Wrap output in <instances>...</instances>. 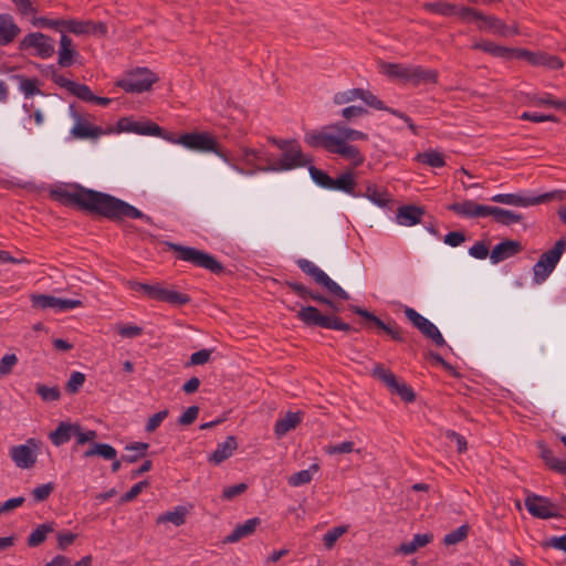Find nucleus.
Segmentation results:
<instances>
[{
  "label": "nucleus",
  "mask_w": 566,
  "mask_h": 566,
  "mask_svg": "<svg viewBox=\"0 0 566 566\" xmlns=\"http://www.w3.org/2000/svg\"><path fill=\"white\" fill-rule=\"evenodd\" d=\"M260 524L261 520L259 517L247 520L243 524L237 525L232 533L223 539V543H235L243 537L250 536Z\"/></svg>",
  "instance_id": "c85d7f7f"
},
{
  "label": "nucleus",
  "mask_w": 566,
  "mask_h": 566,
  "mask_svg": "<svg viewBox=\"0 0 566 566\" xmlns=\"http://www.w3.org/2000/svg\"><path fill=\"white\" fill-rule=\"evenodd\" d=\"M524 505L528 513L535 518L547 520L563 517L558 511V506L546 496L530 492L524 500Z\"/></svg>",
  "instance_id": "ddd939ff"
},
{
  "label": "nucleus",
  "mask_w": 566,
  "mask_h": 566,
  "mask_svg": "<svg viewBox=\"0 0 566 566\" xmlns=\"http://www.w3.org/2000/svg\"><path fill=\"white\" fill-rule=\"evenodd\" d=\"M361 88H350L344 92H338L334 95L333 102L336 105H344L360 98Z\"/></svg>",
  "instance_id": "8fccbe9b"
},
{
  "label": "nucleus",
  "mask_w": 566,
  "mask_h": 566,
  "mask_svg": "<svg viewBox=\"0 0 566 566\" xmlns=\"http://www.w3.org/2000/svg\"><path fill=\"white\" fill-rule=\"evenodd\" d=\"M488 208H490V206L480 205L473 200L453 202L447 207L448 210L464 218H485L488 217Z\"/></svg>",
  "instance_id": "a211bd4d"
},
{
  "label": "nucleus",
  "mask_w": 566,
  "mask_h": 566,
  "mask_svg": "<svg viewBox=\"0 0 566 566\" xmlns=\"http://www.w3.org/2000/svg\"><path fill=\"white\" fill-rule=\"evenodd\" d=\"M18 364L15 354H7L0 359V377L8 376L12 373L13 367Z\"/></svg>",
  "instance_id": "338daca9"
},
{
  "label": "nucleus",
  "mask_w": 566,
  "mask_h": 566,
  "mask_svg": "<svg viewBox=\"0 0 566 566\" xmlns=\"http://www.w3.org/2000/svg\"><path fill=\"white\" fill-rule=\"evenodd\" d=\"M514 59L525 60L532 65H543L545 53H534L525 49H515Z\"/></svg>",
  "instance_id": "49530a36"
},
{
  "label": "nucleus",
  "mask_w": 566,
  "mask_h": 566,
  "mask_svg": "<svg viewBox=\"0 0 566 566\" xmlns=\"http://www.w3.org/2000/svg\"><path fill=\"white\" fill-rule=\"evenodd\" d=\"M416 160L432 168H441L446 165L443 154L433 149L417 154Z\"/></svg>",
  "instance_id": "4c0bfd02"
},
{
  "label": "nucleus",
  "mask_w": 566,
  "mask_h": 566,
  "mask_svg": "<svg viewBox=\"0 0 566 566\" xmlns=\"http://www.w3.org/2000/svg\"><path fill=\"white\" fill-rule=\"evenodd\" d=\"M66 19H48V18H39L35 20L34 24H39L42 28H49L55 31H60L64 33Z\"/></svg>",
  "instance_id": "e2e57ef3"
},
{
  "label": "nucleus",
  "mask_w": 566,
  "mask_h": 566,
  "mask_svg": "<svg viewBox=\"0 0 566 566\" xmlns=\"http://www.w3.org/2000/svg\"><path fill=\"white\" fill-rule=\"evenodd\" d=\"M134 133L138 135H148V136H164L165 130L154 122H138L134 127H130Z\"/></svg>",
  "instance_id": "79ce46f5"
},
{
  "label": "nucleus",
  "mask_w": 566,
  "mask_h": 566,
  "mask_svg": "<svg viewBox=\"0 0 566 566\" xmlns=\"http://www.w3.org/2000/svg\"><path fill=\"white\" fill-rule=\"evenodd\" d=\"M359 99L365 102L366 105H368L373 108H376L378 111L387 109V106L384 104V102L380 101L375 94H373L368 90L361 88Z\"/></svg>",
  "instance_id": "680f3d73"
},
{
  "label": "nucleus",
  "mask_w": 566,
  "mask_h": 566,
  "mask_svg": "<svg viewBox=\"0 0 566 566\" xmlns=\"http://www.w3.org/2000/svg\"><path fill=\"white\" fill-rule=\"evenodd\" d=\"M403 313L406 317L412 323V325L419 329L424 337L430 338L437 346H443L446 344V340L438 327L421 314H419L416 310L406 307Z\"/></svg>",
  "instance_id": "2eb2a0df"
},
{
  "label": "nucleus",
  "mask_w": 566,
  "mask_h": 566,
  "mask_svg": "<svg viewBox=\"0 0 566 566\" xmlns=\"http://www.w3.org/2000/svg\"><path fill=\"white\" fill-rule=\"evenodd\" d=\"M84 382H85V375L81 371H74L71 374L70 379L67 380V382L65 385V390L69 394L74 395L80 390V388L83 386Z\"/></svg>",
  "instance_id": "13d9d810"
},
{
  "label": "nucleus",
  "mask_w": 566,
  "mask_h": 566,
  "mask_svg": "<svg viewBox=\"0 0 566 566\" xmlns=\"http://www.w3.org/2000/svg\"><path fill=\"white\" fill-rule=\"evenodd\" d=\"M347 532V526H336L324 534L323 542L327 549L334 547L337 539Z\"/></svg>",
  "instance_id": "5fc2aeb1"
},
{
  "label": "nucleus",
  "mask_w": 566,
  "mask_h": 566,
  "mask_svg": "<svg viewBox=\"0 0 566 566\" xmlns=\"http://www.w3.org/2000/svg\"><path fill=\"white\" fill-rule=\"evenodd\" d=\"M327 130H332L328 126L322 130H312L305 134L304 142L312 148H323L328 153H333L335 145L338 144L337 135H333Z\"/></svg>",
  "instance_id": "dca6fc26"
},
{
  "label": "nucleus",
  "mask_w": 566,
  "mask_h": 566,
  "mask_svg": "<svg viewBox=\"0 0 566 566\" xmlns=\"http://www.w3.org/2000/svg\"><path fill=\"white\" fill-rule=\"evenodd\" d=\"M302 421L301 412H287L285 417L279 419L274 426V433L277 438L285 436L289 431L295 429Z\"/></svg>",
  "instance_id": "7c9ffc66"
},
{
  "label": "nucleus",
  "mask_w": 566,
  "mask_h": 566,
  "mask_svg": "<svg viewBox=\"0 0 566 566\" xmlns=\"http://www.w3.org/2000/svg\"><path fill=\"white\" fill-rule=\"evenodd\" d=\"M237 449V438L229 436L224 442L218 444L217 449L209 455L208 461L213 465H219L229 459Z\"/></svg>",
  "instance_id": "4be33fe9"
},
{
  "label": "nucleus",
  "mask_w": 566,
  "mask_h": 566,
  "mask_svg": "<svg viewBox=\"0 0 566 566\" xmlns=\"http://www.w3.org/2000/svg\"><path fill=\"white\" fill-rule=\"evenodd\" d=\"M564 190H553L539 196H523L521 193H499L491 198L492 201L515 206V207H530L546 203L552 200L562 201L565 198Z\"/></svg>",
  "instance_id": "0eeeda50"
},
{
  "label": "nucleus",
  "mask_w": 566,
  "mask_h": 566,
  "mask_svg": "<svg viewBox=\"0 0 566 566\" xmlns=\"http://www.w3.org/2000/svg\"><path fill=\"white\" fill-rule=\"evenodd\" d=\"M42 442L38 439L30 438L24 444L13 446L9 450V454L17 468L28 470L35 465L38 451Z\"/></svg>",
  "instance_id": "f8f14e48"
},
{
  "label": "nucleus",
  "mask_w": 566,
  "mask_h": 566,
  "mask_svg": "<svg viewBox=\"0 0 566 566\" xmlns=\"http://www.w3.org/2000/svg\"><path fill=\"white\" fill-rule=\"evenodd\" d=\"M75 438H76V443L73 447L74 450H76V448L78 446H83L87 442H90V446L92 443H96L94 440L97 438V432L95 430L82 431V427L77 423V431H76Z\"/></svg>",
  "instance_id": "052dcab7"
},
{
  "label": "nucleus",
  "mask_w": 566,
  "mask_h": 566,
  "mask_svg": "<svg viewBox=\"0 0 566 566\" xmlns=\"http://www.w3.org/2000/svg\"><path fill=\"white\" fill-rule=\"evenodd\" d=\"M537 447L541 451L539 455L545 464L551 470L566 475V461L555 458L553 451L543 441L537 442Z\"/></svg>",
  "instance_id": "c756f323"
},
{
  "label": "nucleus",
  "mask_w": 566,
  "mask_h": 566,
  "mask_svg": "<svg viewBox=\"0 0 566 566\" xmlns=\"http://www.w3.org/2000/svg\"><path fill=\"white\" fill-rule=\"evenodd\" d=\"M127 285L130 290L142 292L153 301L168 303L172 306H182L191 301L188 294L168 289L160 283L148 284L137 281H128Z\"/></svg>",
  "instance_id": "7ed1b4c3"
},
{
  "label": "nucleus",
  "mask_w": 566,
  "mask_h": 566,
  "mask_svg": "<svg viewBox=\"0 0 566 566\" xmlns=\"http://www.w3.org/2000/svg\"><path fill=\"white\" fill-rule=\"evenodd\" d=\"M17 78L20 81V90L27 97L41 94V91L38 88L39 81L36 78H28L22 75H17Z\"/></svg>",
  "instance_id": "3c124183"
},
{
  "label": "nucleus",
  "mask_w": 566,
  "mask_h": 566,
  "mask_svg": "<svg viewBox=\"0 0 566 566\" xmlns=\"http://www.w3.org/2000/svg\"><path fill=\"white\" fill-rule=\"evenodd\" d=\"M70 199L82 210L111 221L118 222L127 218L142 219L149 224H154L151 217L143 213L128 202L105 192L81 188L78 191L71 193Z\"/></svg>",
  "instance_id": "f257e3e1"
},
{
  "label": "nucleus",
  "mask_w": 566,
  "mask_h": 566,
  "mask_svg": "<svg viewBox=\"0 0 566 566\" xmlns=\"http://www.w3.org/2000/svg\"><path fill=\"white\" fill-rule=\"evenodd\" d=\"M57 64L61 67L71 66L78 57L73 40L65 33L61 34Z\"/></svg>",
  "instance_id": "6ab92c4d"
},
{
  "label": "nucleus",
  "mask_w": 566,
  "mask_h": 566,
  "mask_svg": "<svg viewBox=\"0 0 566 566\" xmlns=\"http://www.w3.org/2000/svg\"><path fill=\"white\" fill-rule=\"evenodd\" d=\"M298 268L307 275H310L315 282L319 279L322 273H324L323 270H321L318 266H316L313 262L306 260V259H298L296 261Z\"/></svg>",
  "instance_id": "6e6d98bb"
},
{
  "label": "nucleus",
  "mask_w": 566,
  "mask_h": 566,
  "mask_svg": "<svg viewBox=\"0 0 566 566\" xmlns=\"http://www.w3.org/2000/svg\"><path fill=\"white\" fill-rule=\"evenodd\" d=\"M384 72L391 78H398L403 83H409L413 86L420 84H437L439 73L433 69H424L420 65H405L399 63H385Z\"/></svg>",
  "instance_id": "f03ea898"
},
{
  "label": "nucleus",
  "mask_w": 566,
  "mask_h": 566,
  "mask_svg": "<svg viewBox=\"0 0 566 566\" xmlns=\"http://www.w3.org/2000/svg\"><path fill=\"white\" fill-rule=\"evenodd\" d=\"M170 248L177 252L178 259L182 261L190 262L191 264L206 269L213 274H221L224 271L223 264L207 252L176 243H171Z\"/></svg>",
  "instance_id": "20e7f679"
},
{
  "label": "nucleus",
  "mask_w": 566,
  "mask_h": 566,
  "mask_svg": "<svg viewBox=\"0 0 566 566\" xmlns=\"http://www.w3.org/2000/svg\"><path fill=\"white\" fill-rule=\"evenodd\" d=\"M424 209L415 205L401 206L398 208L396 220L401 226H415L421 222Z\"/></svg>",
  "instance_id": "412c9836"
},
{
  "label": "nucleus",
  "mask_w": 566,
  "mask_h": 566,
  "mask_svg": "<svg viewBox=\"0 0 566 566\" xmlns=\"http://www.w3.org/2000/svg\"><path fill=\"white\" fill-rule=\"evenodd\" d=\"M20 31L12 15L8 13L0 14V45L3 46L11 43Z\"/></svg>",
  "instance_id": "5701e85b"
},
{
  "label": "nucleus",
  "mask_w": 566,
  "mask_h": 566,
  "mask_svg": "<svg viewBox=\"0 0 566 566\" xmlns=\"http://www.w3.org/2000/svg\"><path fill=\"white\" fill-rule=\"evenodd\" d=\"M333 132L337 134V138L343 139L344 143L348 140H367L368 135L360 130L353 129L347 127L342 123H335L328 126Z\"/></svg>",
  "instance_id": "473e14b6"
},
{
  "label": "nucleus",
  "mask_w": 566,
  "mask_h": 566,
  "mask_svg": "<svg viewBox=\"0 0 566 566\" xmlns=\"http://www.w3.org/2000/svg\"><path fill=\"white\" fill-rule=\"evenodd\" d=\"M177 143L181 144L188 149L203 153H214L226 163H229L227 153L220 147L218 140L209 133L184 134L178 138Z\"/></svg>",
  "instance_id": "39448f33"
},
{
  "label": "nucleus",
  "mask_w": 566,
  "mask_h": 566,
  "mask_svg": "<svg viewBox=\"0 0 566 566\" xmlns=\"http://www.w3.org/2000/svg\"><path fill=\"white\" fill-rule=\"evenodd\" d=\"M311 163L312 159L303 154L300 144L295 139H292V145L284 149L282 156L265 170H291L298 167H305Z\"/></svg>",
  "instance_id": "9b49d317"
},
{
  "label": "nucleus",
  "mask_w": 566,
  "mask_h": 566,
  "mask_svg": "<svg viewBox=\"0 0 566 566\" xmlns=\"http://www.w3.org/2000/svg\"><path fill=\"white\" fill-rule=\"evenodd\" d=\"M307 166L312 180L322 188L331 189L333 185V178L329 177L327 172L313 166L312 163Z\"/></svg>",
  "instance_id": "c03bdc74"
},
{
  "label": "nucleus",
  "mask_w": 566,
  "mask_h": 566,
  "mask_svg": "<svg viewBox=\"0 0 566 566\" xmlns=\"http://www.w3.org/2000/svg\"><path fill=\"white\" fill-rule=\"evenodd\" d=\"M472 49L480 50L489 53L495 57H502L504 60H513L515 49L497 45L491 41H480L472 45Z\"/></svg>",
  "instance_id": "a878e982"
},
{
  "label": "nucleus",
  "mask_w": 566,
  "mask_h": 566,
  "mask_svg": "<svg viewBox=\"0 0 566 566\" xmlns=\"http://www.w3.org/2000/svg\"><path fill=\"white\" fill-rule=\"evenodd\" d=\"M566 249V239H559L553 249L544 252L533 268L536 283L544 282L553 272Z\"/></svg>",
  "instance_id": "1a4fd4ad"
},
{
  "label": "nucleus",
  "mask_w": 566,
  "mask_h": 566,
  "mask_svg": "<svg viewBox=\"0 0 566 566\" xmlns=\"http://www.w3.org/2000/svg\"><path fill=\"white\" fill-rule=\"evenodd\" d=\"M101 133L102 129L99 127L85 125L82 123H77L72 129V134L76 138H95L98 137Z\"/></svg>",
  "instance_id": "a18cd8bd"
},
{
  "label": "nucleus",
  "mask_w": 566,
  "mask_h": 566,
  "mask_svg": "<svg viewBox=\"0 0 566 566\" xmlns=\"http://www.w3.org/2000/svg\"><path fill=\"white\" fill-rule=\"evenodd\" d=\"M76 431L77 423L62 421L54 431L50 432L49 438L55 447H60L75 437Z\"/></svg>",
  "instance_id": "b1692460"
},
{
  "label": "nucleus",
  "mask_w": 566,
  "mask_h": 566,
  "mask_svg": "<svg viewBox=\"0 0 566 566\" xmlns=\"http://www.w3.org/2000/svg\"><path fill=\"white\" fill-rule=\"evenodd\" d=\"M20 50L34 49L41 59L51 57L54 54V40L41 32L27 34L19 44Z\"/></svg>",
  "instance_id": "4468645a"
},
{
  "label": "nucleus",
  "mask_w": 566,
  "mask_h": 566,
  "mask_svg": "<svg viewBox=\"0 0 566 566\" xmlns=\"http://www.w3.org/2000/svg\"><path fill=\"white\" fill-rule=\"evenodd\" d=\"M433 541L432 533L416 534L410 542L401 543L397 548L396 553L401 555H411L419 548L424 547Z\"/></svg>",
  "instance_id": "cd10ccee"
},
{
  "label": "nucleus",
  "mask_w": 566,
  "mask_h": 566,
  "mask_svg": "<svg viewBox=\"0 0 566 566\" xmlns=\"http://www.w3.org/2000/svg\"><path fill=\"white\" fill-rule=\"evenodd\" d=\"M297 317L307 326H318L344 332L353 329L349 324L344 323L338 316L324 315L317 307L311 305L302 307L297 313Z\"/></svg>",
  "instance_id": "423d86ee"
},
{
  "label": "nucleus",
  "mask_w": 566,
  "mask_h": 566,
  "mask_svg": "<svg viewBox=\"0 0 566 566\" xmlns=\"http://www.w3.org/2000/svg\"><path fill=\"white\" fill-rule=\"evenodd\" d=\"M101 457L105 460H112V472L116 473L119 471L122 465V459L117 460L116 449L108 443H92L87 450L84 451L83 458Z\"/></svg>",
  "instance_id": "f3484780"
},
{
  "label": "nucleus",
  "mask_w": 566,
  "mask_h": 566,
  "mask_svg": "<svg viewBox=\"0 0 566 566\" xmlns=\"http://www.w3.org/2000/svg\"><path fill=\"white\" fill-rule=\"evenodd\" d=\"M71 32L75 35L87 34V20L67 19L65 22L64 32Z\"/></svg>",
  "instance_id": "4d7b16f0"
},
{
  "label": "nucleus",
  "mask_w": 566,
  "mask_h": 566,
  "mask_svg": "<svg viewBox=\"0 0 566 566\" xmlns=\"http://www.w3.org/2000/svg\"><path fill=\"white\" fill-rule=\"evenodd\" d=\"M316 283L322 285L329 293H332L333 295L337 296L343 301H347L349 298L348 293L344 289H342L335 281H333L325 272L322 273Z\"/></svg>",
  "instance_id": "a19ab883"
},
{
  "label": "nucleus",
  "mask_w": 566,
  "mask_h": 566,
  "mask_svg": "<svg viewBox=\"0 0 566 566\" xmlns=\"http://www.w3.org/2000/svg\"><path fill=\"white\" fill-rule=\"evenodd\" d=\"M148 448L149 444L146 442H134L128 444L125 448L128 453L122 455V461L126 463H135L146 455Z\"/></svg>",
  "instance_id": "c9c22d12"
},
{
  "label": "nucleus",
  "mask_w": 566,
  "mask_h": 566,
  "mask_svg": "<svg viewBox=\"0 0 566 566\" xmlns=\"http://www.w3.org/2000/svg\"><path fill=\"white\" fill-rule=\"evenodd\" d=\"M158 76L147 67H137L116 82L127 93H144L158 82Z\"/></svg>",
  "instance_id": "6e6552de"
},
{
  "label": "nucleus",
  "mask_w": 566,
  "mask_h": 566,
  "mask_svg": "<svg viewBox=\"0 0 566 566\" xmlns=\"http://www.w3.org/2000/svg\"><path fill=\"white\" fill-rule=\"evenodd\" d=\"M35 391L44 401H56L61 397V392L57 386L48 387L45 385L38 384Z\"/></svg>",
  "instance_id": "603ef678"
},
{
  "label": "nucleus",
  "mask_w": 566,
  "mask_h": 566,
  "mask_svg": "<svg viewBox=\"0 0 566 566\" xmlns=\"http://www.w3.org/2000/svg\"><path fill=\"white\" fill-rule=\"evenodd\" d=\"M54 490V484L52 482L42 484L33 489L32 496L35 502H43L49 499L51 493Z\"/></svg>",
  "instance_id": "774afa93"
},
{
  "label": "nucleus",
  "mask_w": 566,
  "mask_h": 566,
  "mask_svg": "<svg viewBox=\"0 0 566 566\" xmlns=\"http://www.w3.org/2000/svg\"><path fill=\"white\" fill-rule=\"evenodd\" d=\"M368 114V109L363 106H347L343 108L342 116L346 122H354L355 119Z\"/></svg>",
  "instance_id": "69168bd1"
},
{
  "label": "nucleus",
  "mask_w": 566,
  "mask_h": 566,
  "mask_svg": "<svg viewBox=\"0 0 566 566\" xmlns=\"http://www.w3.org/2000/svg\"><path fill=\"white\" fill-rule=\"evenodd\" d=\"M489 216H492L497 223L503 226H512L514 223H518L523 219L521 213L493 206L488 208V217Z\"/></svg>",
  "instance_id": "2f4dec72"
},
{
  "label": "nucleus",
  "mask_w": 566,
  "mask_h": 566,
  "mask_svg": "<svg viewBox=\"0 0 566 566\" xmlns=\"http://www.w3.org/2000/svg\"><path fill=\"white\" fill-rule=\"evenodd\" d=\"M479 21L483 22V25H480V29H486L493 31L495 34L501 36H507L510 34H518V30L516 27L510 29L502 20L497 19L493 15H485L482 12V18Z\"/></svg>",
  "instance_id": "bb28decb"
},
{
  "label": "nucleus",
  "mask_w": 566,
  "mask_h": 566,
  "mask_svg": "<svg viewBox=\"0 0 566 566\" xmlns=\"http://www.w3.org/2000/svg\"><path fill=\"white\" fill-rule=\"evenodd\" d=\"M422 8L429 12L437 13L443 17L457 15L458 6L447 1L424 2Z\"/></svg>",
  "instance_id": "f704fd0d"
},
{
  "label": "nucleus",
  "mask_w": 566,
  "mask_h": 566,
  "mask_svg": "<svg viewBox=\"0 0 566 566\" xmlns=\"http://www.w3.org/2000/svg\"><path fill=\"white\" fill-rule=\"evenodd\" d=\"M468 532H469V526L462 525V526L458 527L457 530L448 533L443 538V543L446 545L458 544L468 536Z\"/></svg>",
  "instance_id": "bf43d9fd"
},
{
  "label": "nucleus",
  "mask_w": 566,
  "mask_h": 566,
  "mask_svg": "<svg viewBox=\"0 0 566 566\" xmlns=\"http://www.w3.org/2000/svg\"><path fill=\"white\" fill-rule=\"evenodd\" d=\"M373 376L381 380L388 388L396 386V376L388 369H385L381 364L375 365Z\"/></svg>",
  "instance_id": "864d4df0"
},
{
  "label": "nucleus",
  "mask_w": 566,
  "mask_h": 566,
  "mask_svg": "<svg viewBox=\"0 0 566 566\" xmlns=\"http://www.w3.org/2000/svg\"><path fill=\"white\" fill-rule=\"evenodd\" d=\"M32 306L34 308L45 310L55 308L56 297L45 294H33L31 295Z\"/></svg>",
  "instance_id": "09e8293b"
},
{
  "label": "nucleus",
  "mask_w": 566,
  "mask_h": 566,
  "mask_svg": "<svg viewBox=\"0 0 566 566\" xmlns=\"http://www.w3.org/2000/svg\"><path fill=\"white\" fill-rule=\"evenodd\" d=\"M350 310L353 313L359 315L363 318V326L368 329H379L386 333L391 337V339L396 342H403L405 338L402 336L401 328L397 325L396 322L385 323L378 316H376L373 312H369L363 307L352 305Z\"/></svg>",
  "instance_id": "9d476101"
},
{
  "label": "nucleus",
  "mask_w": 566,
  "mask_h": 566,
  "mask_svg": "<svg viewBox=\"0 0 566 566\" xmlns=\"http://www.w3.org/2000/svg\"><path fill=\"white\" fill-rule=\"evenodd\" d=\"M70 93L84 102H93L95 98V95L87 85L76 82Z\"/></svg>",
  "instance_id": "0e129e2a"
},
{
  "label": "nucleus",
  "mask_w": 566,
  "mask_h": 566,
  "mask_svg": "<svg viewBox=\"0 0 566 566\" xmlns=\"http://www.w3.org/2000/svg\"><path fill=\"white\" fill-rule=\"evenodd\" d=\"M332 154H337L345 159L352 160L354 167H358L365 161V157L356 146L344 143V140L339 138L338 144L335 145Z\"/></svg>",
  "instance_id": "393cba45"
},
{
  "label": "nucleus",
  "mask_w": 566,
  "mask_h": 566,
  "mask_svg": "<svg viewBox=\"0 0 566 566\" xmlns=\"http://www.w3.org/2000/svg\"><path fill=\"white\" fill-rule=\"evenodd\" d=\"M356 186L353 171L348 170L342 174L338 178L333 179L332 190H340L346 193L353 195Z\"/></svg>",
  "instance_id": "58836bf2"
},
{
  "label": "nucleus",
  "mask_w": 566,
  "mask_h": 566,
  "mask_svg": "<svg viewBox=\"0 0 566 566\" xmlns=\"http://www.w3.org/2000/svg\"><path fill=\"white\" fill-rule=\"evenodd\" d=\"M365 197L379 207H386L390 201V197L386 191L379 190L376 186L369 185L366 189Z\"/></svg>",
  "instance_id": "37998d69"
},
{
  "label": "nucleus",
  "mask_w": 566,
  "mask_h": 566,
  "mask_svg": "<svg viewBox=\"0 0 566 566\" xmlns=\"http://www.w3.org/2000/svg\"><path fill=\"white\" fill-rule=\"evenodd\" d=\"M187 509L177 506L174 511H168L159 515L156 520L157 524L172 523L175 526H181L186 523Z\"/></svg>",
  "instance_id": "e433bc0d"
},
{
  "label": "nucleus",
  "mask_w": 566,
  "mask_h": 566,
  "mask_svg": "<svg viewBox=\"0 0 566 566\" xmlns=\"http://www.w3.org/2000/svg\"><path fill=\"white\" fill-rule=\"evenodd\" d=\"M319 470L317 463H313L308 469L293 473L289 478V484L292 486H300L307 484L312 481L313 474Z\"/></svg>",
  "instance_id": "ea45409f"
},
{
  "label": "nucleus",
  "mask_w": 566,
  "mask_h": 566,
  "mask_svg": "<svg viewBox=\"0 0 566 566\" xmlns=\"http://www.w3.org/2000/svg\"><path fill=\"white\" fill-rule=\"evenodd\" d=\"M54 532V523H43L38 525L35 530L31 532L27 539V545L29 547H38L43 544L49 534Z\"/></svg>",
  "instance_id": "72a5a7b5"
},
{
  "label": "nucleus",
  "mask_w": 566,
  "mask_h": 566,
  "mask_svg": "<svg viewBox=\"0 0 566 566\" xmlns=\"http://www.w3.org/2000/svg\"><path fill=\"white\" fill-rule=\"evenodd\" d=\"M391 392H395L400 396V398L407 402H412L416 400V394L413 389L405 382H399L396 379V386H390L388 388Z\"/></svg>",
  "instance_id": "de8ad7c7"
},
{
  "label": "nucleus",
  "mask_w": 566,
  "mask_h": 566,
  "mask_svg": "<svg viewBox=\"0 0 566 566\" xmlns=\"http://www.w3.org/2000/svg\"><path fill=\"white\" fill-rule=\"evenodd\" d=\"M522 244L518 241L505 240L496 244L491 251L492 263L496 264L507 258H511L522 251Z\"/></svg>",
  "instance_id": "aec40b11"
}]
</instances>
